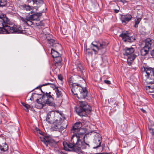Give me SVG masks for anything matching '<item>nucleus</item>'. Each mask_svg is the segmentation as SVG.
Returning a JSON list of instances; mask_svg holds the SVG:
<instances>
[{"mask_svg":"<svg viewBox=\"0 0 154 154\" xmlns=\"http://www.w3.org/2000/svg\"><path fill=\"white\" fill-rule=\"evenodd\" d=\"M54 61L55 62H60L62 61V58L61 57L59 56L58 57H55V58H54Z\"/></svg>","mask_w":154,"mask_h":154,"instance_id":"473e14b6","label":"nucleus"},{"mask_svg":"<svg viewBox=\"0 0 154 154\" xmlns=\"http://www.w3.org/2000/svg\"><path fill=\"white\" fill-rule=\"evenodd\" d=\"M8 149V145L6 142L0 145V150L1 151L4 152L6 151Z\"/></svg>","mask_w":154,"mask_h":154,"instance_id":"4be33fe9","label":"nucleus"},{"mask_svg":"<svg viewBox=\"0 0 154 154\" xmlns=\"http://www.w3.org/2000/svg\"><path fill=\"white\" fill-rule=\"evenodd\" d=\"M141 69L143 79L148 84H151L146 86V90L149 92H154V68L143 66Z\"/></svg>","mask_w":154,"mask_h":154,"instance_id":"f03ea898","label":"nucleus"},{"mask_svg":"<svg viewBox=\"0 0 154 154\" xmlns=\"http://www.w3.org/2000/svg\"><path fill=\"white\" fill-rule=\"evenodd\" d=\"M138 24H137L136 23H135V24L134 25V27L135 28H137L138 27Z\"/></svg>","mask_w":154,"mask_h":154,"instance_id":"de8ad7c7","label":"nucleus"},{"mask_svg":"<svg viewBox=\"0 0 154 154\" xmlns=\"http://www.w3.org/2000/svg\"><path fill=\"white\" fill-rule=\"evenodd\" d=\"M7 0H0V7L5 6L7 5Z\"/></svg>","mask_w":154,"mask_h":154,"instance_id":"2f4dec72","label":"nucleus"},{"mask_svg":"<svg viewBox=\"0 0 154 154\" xmlns=\"http://www.w3.org/2000/svg\"><path fill=\"white\" fill-rule=\"evenodd\" d=\"M50 36L51 37L52 35H48L46 37V39L48 42L49 40H50V39H51V38Z\"/></svg>","mask_w":154,"mask_h":154,"instance_id":"f704fd0d","label":"nucleus"},{"mask_svg":"<svg viewBox=\"0 0 154 154\" xmlns=\"http://www.w3.org/2000/svg\"><path fill=\"white\" fill-rule=\"evenodd\" d=\"M58 78H59V79L61 80H62L63 79V78L61 76V75H58Z\"/></svg>","mask_w":154,"mask_h":154,"instance_id":"79ce46f5","label":"nucleus"},{"mask_svg":"<svg viewBox=\"0 0 154 154\" xmlns=\"http://www.w3.org/2000/svg\"><path fill=\"white\" fill-rule=\"evenodd\" d=\"M77 67L78 70H79L82 72L84 69V67L80 63H78L77 64Z\"/></svg>","mask_w":154,"mask_h":154,"instance_id":"7c9ffc66","label":"nucleus"},{"mask_svg":"<svg viewBox=\"0 0 154 154\" xmlns=\"http://www.w3.org/2000/svg\"><path fill=\"white\" fill-rule=\"evenodd\" d=\"M65 118L64 115L63 113L60 114H57L56 116V121L53 123L54 125L52 127V129L53 131H57L60 132L65 129L67 126V122L63 124V122H65L64 120Z\"/></svg>","mask_w":154,"mask_h":154,"instance_id":"39448f33","label":"nucleus"},{"mask_svg":"<svg viewBox=\"0 0 154 154\" xmlns=\"http://www.w3.org/2000/svg\"><path fill=\"white\" fill-rule=\"evenodd\" d=\"M20 7L23 10H25L26 11H30L31 9V8L29 6L24 4L21 5Z\"/></svg>","mask_w":154,"mask_h":154,"instance_id":"c85d7f7f","label":"nucleus"},{"mask_svg":"<svg viewBox=\"0 0 154 154\" xmlns=\"http://www.w3.org/2000/svg\"><path fill=\"white\" fill-rule=\"evenodd\" d=\"M51 54L54 58L60 55L59 53L53 48H52L51 49Z\"/></svg>","mask_w":154,"mask_h":154,"instance_id":"bb28decb","label":"nucleus"},{"mask_svg":"<svg viewBox=\"0 0 154 154\" xmlns=\"http://www.w3.org/2000/svg\"><path fill=\"white\" fill-rule=\"evenodd\" d=\"M104 82L105 83L109 85L111 84V82L109 80H105L104 81Z\"/></svg>","mask_w":154,"mask_h":154,"instance_id":"e433bc0d","label":"nucleus"},{"mask_svg":"<svg viewBox=\"0 0 154 154\" xmlns=\"http://www.w3.org/2000/svg\"><path fill=\"white\" fill-rule=\"evenodd\" d=\"M43 12L42 11L41 12L37 13L36 14L31 15L28 17V19L29 20H32L33 21H39V17L42 16V13Z\"/></svg>","mask_w":154,"mask_h":154,"instance_id":"f3484780","label":"nucleus"},{"mask_svg":"<svg viewBox=\"0 0 154 154\" xmlns=\"http://www.w3.org/2000/svg\"><path fill=\"white\" fill-rule=\"evenodd\" d=\"M61 113H62L61 112H58L55 114L54 111H50L47 114L46 120L49 123H53L54 121H56V115L57 114H60Z\"/></svg>","mask_w":154,"mask_h":154,"instance_id":"9b49d317","label":"nucleus"},{"mask_svg":"<svg viewBox=\"0 0 154 154\" xmlns=\"http://www.w3.org/2000/svg\"><path fill=\"white\" fill-rule=\"evenodd\" d=\"M132 17V16L130 14L122 15L121 17V20L122 23L125 25L131 20Z\"/></svg>","mask_w":154,"mask_h":154,"instance_id":"2eb2a0df","label":"nucleus"},{"mask_svg":"<svg viewBox=\"0 0 154 154\" xmlns=\"http://www.w3.org/2000/svg\"><path fill=\"white\" fill-rule=\"evenodd\" d=\"M148 127L149 132L152 135H154V124L152 121H149Z\"/></svg>","mask_w":154,"mask_h":154,"instance_id":"412c9836","label":"nucleus"},{"mask_svg":"<svg viewBox=\"0 0 154 154\" xmlns=\"http://www.w3.org/2000/svg\"><path fill=\"white\" fill-rule=\"evenodd\" d=\"M71 91L75 95L79 94L80 97L77 96L78 99H84L87 95L88 91L86 88L82 87L77 83H73L72 85Z\"/></svg>","mask_w":154,"mask_h":154,"instance_id":"423d86ee","label":"nucleus"},{"mask_svg":"<svg viewBox=\"0 0 154 154\" xmlns=\"http://www.w3.org/2000/svg\"><path fill=\"white\" fill-rule=\"evenodd\" d=\"M21 103L26 108V109H25L26 111L27 112H28L29 109L30 107V106L23 102H21Z\"/></svg>","mask_w":154,"mask_h":154,"instance_id":"c756f323","label":"nucleus"},{"mask_svg":"<svg viewBox=\"0 0 154 154\" xmlns=\"http://www.w3.org/2000/svg\"><path fill=\"white\" fill-rule=\"evenodd\" d=\"M145 46L144 47L149 50L151 49L154 44V40L148 38H146L144 41Z\"/></svg>","mask_w":154,"mask_h":154,"instance_id":"4468645a","label":"nucleus"},{"mask_svg":"<svg viewBox=\"0 0 154 154\" xmlns=\"http://www.w3.org/2000/svg\"><path fill=\"white\" fill-rule=\"evenodd\" d=\"M85 134L81 133V134H74L69 140L73 145L78 149L75 152L79 153H82V149H88L90 145L84 141Z\"/></svg>","mask_w":154,"mask_h":154,"instance_id":"7ed1b4c3","label":"nucleus"},{"mask_svg":"<svg viewBox=\"0 0 154 154\" xmlns=\"http://www.w3.org/2000/svg\"><path fill=\"white\" fill-rule=\"evenodd\" d=\"M48 43L50 45V46L52 47L53 48H56L57 46L59 45L58 44H56L55 43V40L53 39H50Z\"/></svg>","mask_w":154,"mask_h":154,"instance_id":"5701e85b","label":"nucleus"},{"mask_svg":"<svg viewBox=\"0 0 154 154\" xmlns=\"http://www.w3.org/2000/svg\"><path fill=\"white\" fill-rule=\"evenodd\" d=\"M137 56L133 54L132 56L128 57L127 59V62L129 65H130L131 64V61H133Z\"/></svg>","mask_w":154,"mask_h":154,"instance_id":"a878e982","label":"nucleus"},{"mask_svg":"<svg viewBox=\"0 0 154 154\" xmlns=\"http://www.w3.org/2000/svg\"><path fill=\"white\" fill-rule=\"evenodd\" d=\"M82 123L80 122H78L75 123L71 129V133L73 134H81V133L80 132V128L81 127Z\"/></svg>","mask_w":154,"mask_h":154,"instance_id":"ddd939ff","label":"nucleus"},{"mask_svg":"<svg viewBox=\"0 0 154 154\" xmlns=\"http://www.w3.org/2000/svg\"><path fill=\"white\" fill-rule=\"evenodd\" d=\"M63 145L64 149L67 151H73L75 152L76 149H78L70 141L63 142Z\"/></svg>","mask_w":154,"mask_h":154,"instance_id":"9d476101","label":"nucleus"},{"mask_svg":"<svg viewBox=\"0 0 154 154\" xmlns=\"http://www.w3.org/2000/svg\"><path fill=\"white\" fill-rule=\"evenodd\" d=\"M3 118V116L2 115L1 113H0V124H1L2 122V119Z\"/></svg>","mask_w":154,"mask_h":154,"instance_id":"a19ab883","label":"nucleus"},{"mask_svg":"<svg viewBox=\"0 0 154 154\" xmlns=\"http://www.w3.org/2000/svg\"><path fill=\"white\" fill-rule=\"evenodd\" d=\"M61 65V63L60 62H55V65L56 66H60Z\"/></svg>","mask_w":154,"mask_h":154,"instance_id":"4c0bfd02","label":"nucleus"},{"mask_svg":"<svg viewBox=\"0 0 154 154\" xmlns=\"http://www.w3.org/2000/svg\"><path fill=\"white\" fill-rule=\"evenodd\" d=\"M88 52V54H91V55H92V53H91V52Z\"/></svg>","mask_w":154,"mask_h":154,"instance_id":"3c124183","label":"nucleus"},{"mask_svg":"<svg viewBox=\"0 0 154 154\" xmlns=\"http://www.w3.org/2000/svg\"><path fill=\"white\" fill-rule=\"evenodd\" d=\"M134 51V49L132 47L128 48L126 47L124 49V52L123 53L124 55L126 56L129 55V57L132 56L131 55Z\"/></svg>","mask_w":154,"mask_h":154,"instance_id":"dca6fc26","label":"nucleus"},{"mask_svg":"<svg viewBox=\"0 0 154 154\" xmlns=\"http://www.w3.org/2000/svg\"><path fill=\"white\" fill-rule=\"evenodd\" d=\"M32 98H33L32 95V96L30 98V99L31 100H32Z\"/></svg>","mask_w":154,"mask_h":154,"instance_id":"8fccbe9b","label":"nucleus"},{"mask_svg":"<svg viewBox=\"0 0 154 154\" xmlns=\"http://www.w3.org/2000/svg\"><path fill=\"white\" fill-rule=\"evenodd\" d=\"M149 49L143 47L140 50L141 55L142 56H145L148 54Z\"/></svg>","mask_w":154,"mask_h":154,"instance_id":"393cba45","label":"nucleus"},{"mask_svg":"<svg viewBox=\"0 0 154 154\" xmlns=\"http://www.w3.org/2000/svg\"><path fill=\"white\" fill-rule=\"evenodd\" d=\"M96 154H110L109 153H106V152H102V153H97Z\"/></svg>","mask_w":154,"mask_h":154,"instance_id":"a18cd8bd","label":"nucleus"},{"mask_svg":"<svg viewBox=\"0 0 154 154\" xmlns=\"http://www.w3.org/2000/svg\"><path fill=\"white\" fill-rule=\"evenodd\" d=\"M151 8L154 9V3L152 4L151 5Z\"/></svg>","mask_w":154,"mask_h":154,"instance_id":"09e8293b","label":"nucleus"},{"mask_svg":"<svg viewBox=\"0 0 154 154\" xmlns=\"http://www.w3.org/2000/svg\"><path fill=\"white\" fill-rule=\"evenodd\" d=\"M0 23L2 27H0V34H8L15 32L18 33H25V31L22 30L20 26H13L10 24V22L6 15L4 14H0Z\"/></svg>","mask_w":154,"mask_h":154,"instance_id":"f257e3e1","label":"nucleus"},{"mask_svg":"<svg viewBox=\"0 0 154 154\" xmlns=\"http://www.w3.org/2000/svg\"><path fill=\"white\" fill-rule=\"evenodd\" d=\"M151 55L152 56V57L154 58V49H153L151 52Z\"/></svg>","mask_w":154,"mask_h":154,"instance_id":"ea45409f","label":"nucleus"},{"mask_svg":"<svg viewBox=\"0 0 154 154\" xmlns=\"http://www.w3.org/2000/svg\"><path fill=\"white\" fill-rule=\"evenodd\" d=\"M114 12L116 13H118L119 12V10L117 9H114Z\"/></svg>","mask_w":154,"mask_h":154,"instance_id":"49530a36","label":"nucleus"},{"mask_svg":"<svg viewBox=\"0 0 154 154\" xmlns=\"http://www.w3.org/2000/svg\"><path fill=\"white\" fill-rule=\"evenodd\" d=\"M51 94V92H43L42 97L37 99L35 106L38 109H40L45 106L46 104L49 106H54V103L53 102L54 99L53 95Z\"/></svg>","mask_w":154,"mask_h":154,"instance_id":"20e7f679","label":"nucleus"},{"mask_svg":"<svg viewBox=\"0 0 154 154\" xmlns=\"http://www.w3.org/2000/svg\"><path fill=\"white\" fill-rule=\"evenodd\" d=\"M48 85H50V87L51 88H52L53 90H56L57 89V88H59L58 87H57L53 83H46L45 84H44L42 85H41L38 87H37L36 88V89L39 88L41 90V92H43V91H42V89L41 88V87L43 86Z\"/></svg>","mask_w":154,"mask_h":154,"instance_id":"aec40b11","label":"nucleus"},{"mask_svg":"<svg viewBox=\"0 0 154 154\" xmlns=\"http://www.w3.org/2000/svg\"><path fill=\"white\" fill-rule=\"evenodd\" d=\"M140 109L144 113H146V111L143 109V108H141Z\"/></svg>","mask_w":154,"mask_h":154,"instance_id":"37998d69","label":"nucleus"},{"mask_svg":"<svg viewBox=\"0 0 154 154\" xmlns=\"http://www.w3.org/2000/svg\"><path fill=\"white\" fill-rule=\"evenodd\" d=\"M36 24L37 26H42L43 25L41 22H40L38 23H36Z\"/></svg>","mask_w":154,"mask_h":154,"instance_id":"58836bf2","label":"nucleus"},{"mask_svg":"<svg viewBox=\"0 0 154 154\" xmlns=\"http://www.w3.org/2000/svg\"><path fill=\"white\" fill-rule=\"evenodd\" d=\"M141 20V18H136L135 20V23L137 24H139Z\"/></svg>","mask_w":154,"mask_h":154,"instance_id":"72a5a7b5","label":"nucleus"},{"mask_svg":"<svg viewBox=\"0 0 154 154\" xmlns=\"http://www.w3.org/2000/svg\"><path fill=\"white\" fill-rule=\"evenodd\" d=\"M61 89L60 88V89L58 88H57V89L55 90V92L57 95V97L58 98H61L62 97V94L61 93V91L60 90Z\"/></svg>","mask_w":154,"mask_h":154,"instance_id":"cd10ccee","label":"nucleus"},{"mask_svg":"<svg viewBox=\"0 0 154 154\" xmlns=\"http://www.w3.org/2000/svg\"><path fill=\"white\" fill-rule=\"evenodd\" d=\"M122 38L123 41L129 42H133L136 39L135 36L128 32L125 31L123 32L119 36Z\"/></svg>","mask_w":154,"mask_h":154,"instance_id":"6e6552de","label":"nucleus"},{"mask_svg":"<svg viewBox=\"0 0 154 154\" xmlns=\"http://www.w3.org/2000/svg\"><path fill=\"white\" fill-rule=\"evenodd\" d=\"M22 20L25 23H26L28 25L31 26L33 24V23L31 20H29L28 19V17L26 18H22Z\"/></svg>","mask_w":154,"mask_h":154,"instance_id":"b1692460","label":"nucleus"},{"mask_svg":"<svg viewBox=\"0 0 154 154\" xmlns=\"http://www.w3.org/2000/svg\"><path fill=\"white\" fill-rule=\"evenodd\" d=\"M102 141V137L100 134H97L94 137L93 140L94 149H96L100 146Z\"/></svg>","mask_w":154,"mask_h":154,"instance_id":"f8f14e48","label":"nucleus"},{"mask_svg":"<svg viewBox=\"0 0 154 154\" xmlns=\"http://www.w3.org/2000/svg\"><path fill=\"white\" fill-rule=\"evenodd\" d=\"M79 107L76 109V112L80 116H86L91 111V107L85 101H80Z\"/></svg>","mask_w":154,"mask_h":154,"instance_id":"0eeeda50","label":"nucleus"},{"mask_svg":"<svg viewBox=\"0 0 154 154\" xmlns=\"http://www.w3.org/2000/svg\"><path fill=\"white\" fill-rule=\"evenodd\" d=\"M27 2L28 4L31 3H32L34 7H36L35 8L37 10L38 8L36 7L37 6L35 5H40L43 4V2L42 0H28L27 1Z\"/></svg>","mask_w":154,"mask_h":154,"instance_id":"6ab92c4d","label":"nucleus"},{"mask_svg":"<svg viewBox=\"0 0 154 154\" xmlns=\"http://www.w3.org/2000/svg\"><path fill=\"white\" fill-rule=\"evenodd\" d=\"M41 140L43 142L46 146H48V145L51 147H57L58 144L57 142L54 140L51 139L48 137H41Z\"/></svg>","mask_w":154,"mask_h":154,"instance_id":"1a4fd4ad","label":"nucleus"},{"mask_svg":"<svg viewBox=\"0 0 154 154\" xmlns=\"http://www.w3.org/2000/svg\"><path fill=\"white\" fill-rule=\"evenodd\" d=\"M94 47L96 49L98 50L100 49L105 48V46L103 44H100V46H98L97 45L94 44L93 42H92L91 44V48L96 53V52H97V50L94 48Z\"/></svg>","mask_w":154,"mask_h":154,"instance_id":"a211bd4d","label":"nucleus"},{"mask_svg":"<svg viewBox=\"0 0 154 154\" xmlns=\"http://www.w3.org/2000/svg\"><path fill=\"white\" fill-rule=\"evenodd\" d=\"M36 130L37 132L40 134H42V132L38 128H36Z\"/></svg>","mask_w":154,"mask_h":154,"instance_id":"c9c22d12","label":"nucleus"},{"mask_svg":"<svg viewBox=\"0 0 154 154\" xmlns=\"http://www.w3.org/2000/svg\"><path fill=\"white\" fill-rule=\"evenodd\" d=\"M58 154H67L66 153H64L62 152V151H59L58 152Z\"/></svg>","mask_w":154,"mask_h":154,"instance_id":"c03bdc74","label":"nucleus"}]
</instances>
